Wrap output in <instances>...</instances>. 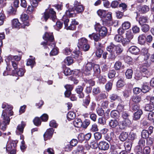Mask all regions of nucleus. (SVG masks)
Masks as SVG:
<instances>
[{"mask_svg": "<svg viewBox=\"0 0 154 154\" xmlns=\"http://www.w3.org/2000/svg\"><path fill=\"white\" fill-rule=\"evenodd\" d=\"M61 13H60L62 17L61 20L63 22L64 24V28L67 30H75L76 28V25L79 24V22L76 21L75 19H72L70 25L68 26V23L69 22V19L67 17L65 16V14L61 15Z\"/></svg>", "mask_w": 154, "mask_h": 154, "instance_id": "1", "label": "nucleus"}, {"mask_svg": "<svg viewBox=\"0 0 154 154\" xmlns=\"http://www.w3.org/2000/svg\"><path fill=\"white\" fill-rule=\"evenodd\" d=\"M77 45L79 49H82L85 51H88L90 48L88 40L85 37L81 38L78 40Z\"/></svg>", "mask_w": 154, "mask_h": 154, "instance_id": "2", "label": "nucleus"}, {"mask_svg": "<svg viewBox=\"0 0 154 154\" xmlns=\"http://www.w3.org/2000/svg\"><path fill=\"white\" fill-rule=\"evenodd\" d=\"M94 27L95 30L98 32V34L102 38L106 36L108 32V29L106 27L102 26L99 23H96Z\"/></svg>", "mask_w": 154, "mask_h": 154, "instance_id": "3", "label": "nucleus"}, {"mask_svg": "<svg viewBox=\"0 0 154 154\" xmlns=\"http://www.w3.org/2000/svg\"><path fill=\"white\" fill-rule=\"evenodd\" d=\"M116 45L111 42L106 48L107 51L110 53L109 58L112 60H114L116 57Z\"/></svg>", "mask_w": 154, "mask_h": 154, "instance_id": "4", "label": "nucleus"}, {"mask_svg": "<svg viewBox=\"0 0 154 154\" xmlns=\"http://www.w3.org/2000/svg\"><path fill=\"white\" fill-rule=\"evenodd\" d=\"M20 19L22 23H21V28H25L26 26H28L30 25L29 16L26 14H22L20 16Z\"/></svg>", "mask_w": 154, "mask_h": 154, "instance_id": "5", "label": "nucleus"}, {"mask_svg": "<svg viewBox=\"0 0 154 154\" xmlns=\"http://www.w3.org/2000/svg\"><path fill=\"white\" fill-rule=\"evenodd\" d=\"M72 74H73V75L69 77L68 78V79L69 80L73 81L74 84H77L78 83L79 81L74 76H75L76 77H79L81 76L82 72L80 70L75 69L73 71Z\"/></svg>", "mask_w": 154, "mask_h": 154, "instance_id": "6", "label": "nucleus"}, {"mask_svg": "<svg viewBox=\"0 0 154 154\" xmlns=\"http://www.w3.org/2000/svg\"><path fill=\"white\" fill-rule=\"evenodd\" d=\"M73 7L76 14H82L85 9V7L80 2L77 1H75Z\"/></svg>", "mask_w": 154, "mask_h": 154, "instance_id": "7", "label": "nucleus"}, {"mask_svg": "<svg viewBox=\"0 0 154 154\" xmlns=\"http://www.w3.org/2000/svg\"><path fill=\"white\" fill-rule=\"evenodd\" d=\"M93 63L91 62H88L85 65L83 73L86 76H90L92 73Z\"/></svg>", "mask_w": 154, "mask_h": 154, "instance_id": "8", "label": "nucleus"}, {"mask_svg": "<svg viewBox=\"0 0 154 154\" xmlns=\"http://www.w3.org/2000/svg\"><path fill=\"white\" fill-rule=\"evenodd\" d=\"M42 38L45 40L47 41L50 43H54V38L53 33L45 32Z\"/></svg>", "mask_w": 154, "mask_h": 154, "instance_id": "9", "label": "nucleus"}, {"mask_svg": "<svg viewBox=\"0 0 154 154\" xmlns=\"http://www.w3.org/2000/svg\"><path fill=\"white\" fill-rule=\"evenodd\" d=\"M123 119L119 125V128L121 130L124 129L126 127H129L131 124V122L129 119Z\"/></svg>", "mask_w": 154, "mask_h": 154, "instance_id": "10", "label": "nucleus"}, {"mask_svg": "<svg viewBox=\"0 0 154 154\" xmlns=\"http://www.w3.org/2000/svg\"><path fill=\"white\" fill-rule=\"evenodd\" d=\"M26 70L24 67L19 68L16 70L11 75L13 76L17 75L18 76L22 77L24 75Z\"/></svg>", "mask_w": 154, "mask_h": 154, "instance_id": "11", "label": "nucleus"}, {"mask_svg": "<svg viewBox=\"0 0 154 154\" xmlns=\"http://www.w3.org/2000/svg\"><path fill=\"white\" fill-rule=\"evenodd\" d=\"M11 62L14 69H12V68L9 67V66H7L6 68V69L8 71H11V74H12L18 68V62L13 60H11Z\"/></svg>", "mask_w": 154, "mask_h": 154, "instance_id": "12", "label": "nucleus"}, {"mask_svg": "<svg viewBox=\"0 0 154 154\" xmlns=\"http://www.w3.org/2000/svg\"><path fill=\"white\" fill-rule=\"evenodd\" d=\"M54 130L52 128H50L47 130L44 134V140H45L50 139L52 136Z\"/></svg>", "mask_w": 154, "mask_h": 154, "instance_id": "13", "label": "nucleus"}, {"mask_svg": "<svg viewBox=\"0 0 154 154\" xmlns=\"http://www.w3.org/2000/svg\"><path fill=\"white\" fill-rule=\"evenodd\" d=\"M109 146V144L104 141H100L98 145V148L100 149L104 150H108Z\"/></svg>", "mask_w": 154, "mask_h": 154, "instance_id": "14", "label": "nucleus"}, {"mask_svg": "<svg viewBox=\"0 0 154 154\" xmlns=\"http://www.w3.org/2000/svg\"><path fill=\"white\" fill-rule=\"evenodd\" d=\"M128 51L130 53L133 54L138 55L140 54V49L137 46H132L128 48Z\"/></svg>", "mask_w": 154, "mask_h": 154, "instance_id": "15", "label": "nucleus"}, {"mask_svg": "<svg viewBox=\"0 0 154 154\" xmlns=\"http://www.w3.org/2000/svg\"><path fill=\"white\" fill-rule=\"evenodd\" d=\"M88 37L91 40H94V42H98L100 41L101 37L98 34L97 32H93L89 34Z\"/></svg>", "mask_w": 154, "mask_h": 154, "instance_id": "16", "label": "nucleus"}, {"mask_svg": "<svg viewBox=\"0 0 154 154\" xmlns=\"http://www.w3.org/2000/svg\"><path fill=\"white\" fill-rule=\"evenodd\" d=\"M45 11L48 13L50 19L53 21H55V19L57 18L56 14L53 9L50 8L48 10L46 9Z\"/></svg>", "mask_w": 154, "mask_h": 154, "instance_id": "17", "label": "nucleus"}, {"mask_svg": "<svg viewBox=\"0 0 154 154\" xmlns=\"http://www.w3.org/2000/svg\"><path fill=\"white\" fill-rule=\"evenodd\" d=\"M141 54L144 56L143 60L145 61H146L149 59L150 56L149 53V49L146 48H143L141 51Z\"/></svg>", "mask_w": 154, "mask_h": 154, "instance_id": "18", "label": "nucleus"}, {"mask_svg": "<svg viewBox=\"0 0 154 154\" xmlns=\"http://www.w3.org/2000/svg\"><path fill=\"white\" fill-rule=\"evenodd\" d=\"M140 72L142 74L144 77H148L151 74L148 68L145 66H142L140 67Z\"/></svg>", "mask_w": 154, "mask_h": 154, "instance_id": "19", "label": "nucleus"}, {"mask_svg": "<svg viewBox=\"0 0 154 154\" xmlns=\"http://www.w3.org/2000/svg\"><path fill=\"white\" fill-rule=\"evenodd\" d=\"M25 125V123L23 121L21 122V124L18 125L16 131V133L17 135L21 134L23 133Z\"/></svg>", "mask_w": 154, "mask_h": 154, "instance_id": "20", "label": "nucleus"}, {"mask_svg": "<svg viewBox=\"0 0 154 154\" xmlns=\"http://www.w3.org/2000/svg\"><path fill=\"white\" fill-rule=\"evenodd\" d=\"M93 70L94 74L95 76L97 77L100 75L101 73V70L99 65L97 64H93Z\"/></svg>", "mask_w": 154, "mask_h": 154, "instance_id": "21", "label": "nucleus"}, {"mask_svg": "<svg viewBox=\"0 0 154 154\" xmlns=\"http://www.w3.org/2000/svg\"><path fill=\"white\" fill-rule=\"evenodd\" d=\"M75 11L73 8H69L66 11L65 13L66 16H69V17H75L76 16V13H75Z\"/></svg>", "mask_w": 154, "mask_h": 154, "instance_id": "22", "label": "nucleus"}, {"mask_svg": "<svg viewBox=\"0 0 154 154\" xmlns=\"http://www.w3.org/2000/svg\"><path fill=\"white\" fill-rule=\"evenodd\" d=\"M126 85L125 82L123 78H120L116 83V86L117 89V91H119L118 88H122Z\"/></svg>", "mask_w": 154, "mask_h": 154, "instance_id": "23", "label": "nucleus"}, {"mask_svg": "<svg viewBox=\"0 0 154 154\" xmlns=\"http://www.w3.org/2000/svg\"><path fill=\"white\" fill-rule=\"evenodd\" d=\"M148 22V18L147 16H141L139 18L138 22L140 25L144 24Z\"/></svg>", "mask_w": 154, "mask_h": 154, "instance_id": "24", "label": "nucleus"}, {"mask_svg": "<svg viewBox=\"0 0 154 154\" xmlns=\"http://www.w3.org/2000/svg\"><path fill=\"white\" fill-rule=\"evenodd\" d=\"M146 42V35L144 34L140 35L138 37V43L140 45H144Z\"/></svg>", "mask_w": 154, "mask_h": 154, "instance_id": "25", "label": "nucleus"}, {"mask_svg": "<svg viewBox=\"0 0 154 154\" xmlns=\"http://www.w3.org/2000/svg\"><path fill=\"white\" fill-rule=\"evenodd\" d=\"M12 26L13 28L19 29L21 28V23L18 19H14L12 21Z\"/></svg>", "mask_w": 154, "mask_h": 154, "instance_id": "26", "label": "nucleus"}, {"mask_svg": "<svg viewBox=\"0 0 154 154\" xmlns=\"http://www.w3.org/2000/svg\"><path fill=\"white\" fill-rule=\"evenodd\" d=\"M26 65L27 66H30L32 69L36 65L35 58L32 59L29 58L27 59Z\"/></svg>", "mask_w": 154, "mask_h": 154, "instance_id": "27", "label": "nucleus"}, {"mask_svg": "<svg viewBox=\"0 0 154 154\" xmlns=\"http://www.w3.org/2000/svg\"><path fill=\"white\" fill-rule=\"evenodd\" d=\"M116 56L121 54L123 51V49L122 46L119 44L116 45Z\"/></svg>", "mask_w": 154, "mask_h": 154, "instance_id": "28", "label": "nucleus"}, {"mask_svg": "<svg viewBox=\"0 0 154 154\" xmlns=\"http://www.w3.org/2000/svg\"><path fill=\"white\" fill-rule=\"evenodd\" d=\"M16 9L14 8L12 6H11L7 10L8 14L9 15H14L16 14Z\"/></svg>", "mask_w": 154, "mask_h": 154, "instance_id": "29", "label": "nucleus"}, {"mask_svg": "<svg viewBox=\"0 0 154 154\" xmlns=\"http://www.w3.org/2000/svg\"><path fill=\"white\" fill-rule=\"evenodd\" d=\"M119 124L118 121L115 119L110 120L109 122V127L112 128H115Z\"/></svg>", "mask_w": 154, "mask_h": 154, "instance_id": "30", "label": "nucleus"}, {"mask_svg": "<svg viewBox=\"0 0 154 154\" xmlns=\"http://www.w3.org/2000/svg\"><path fill=\"white\" fill-rule=\"evenodd\" d=\"M83 88L81 86H78L75 89L76 92L79 94V96H84V95L82 92Z\"/></svg>", "mask_w": 154, "mask_h": 154, "instance_id": "31", "label": "nucleus"}, {"mask_svg": "<svg viewBox=\"0 0 154 154\" xmlns=\"http://www.w3.org/2000/svg\"><path fill=\"white\" fill-rule=\"evenodd\" d=\"M143 113V112L141 109H139L135 112L134 114V117L133 119L134 120H136L139 119Z\"/></svg>", "mask_w": 154, "mask_h": 154, "instance_id": "32", "label": "nucleus"}, {"mask_svg": "<svg viewBox=\"0 0 154 154\" xmlns=\"http://www.w3.org/2000/svg\"><path fill=\"white\" fill-rule=\"evenodd\" d=\"M63 68V72L65 75L69 76L72 74L73 70H71L69 68L66 67V66H64Z\"/></svg>", "mask_w": 154, "mask_h": 154, "instance_id": "33", "label": "nucleus"}, {"mask_svg": "<svg viewBox=\"0 0 154 154\" xmlns=\"http://www.w3.org/2000/svg\"><path fill=\"white\" fill-rule=\"evenodd\" d=\"M133 74V71L132 69H127L125 72V75L127 79H130L132 78Z\"/></svg>", "mask_w": 154, "mask_h": 154, "instance_id": "34", "label": "nucleus"}, {"mask_svg": "<svg viewBox=\"0 0 154 154\" xmlns=\"http://www.w3.org/2000/svg\"><path fill=\"white\" fill-rule=\"evenodd\" d=\"M21 59V57L18 56L16 55L13 56L11 55H10L8 56L7 58V59L8 60H11V61H14H14H17V62L20 61Z\"/></svg>", "mask_w": 154, "mask_h": 154, "instance_id": "35", "label": "nucleus"}, {"mask_svg": "<svg viewBox=\"0 0 154 154\" xmlns=\"http://www.w3.org/2000/svg\"><path fill=\"white\" fill-rule=\"evenodd\" d=\"M106 12L107 11L105 10L99 9L97 11V13L101 19H102L104 18V17L106 14Z\"/></svg>", "mask_w": 154, "mask_h": 154, "instance_id": "36", "label": "nucleus"}, {"mask_svg": "<svg viewBox=\"0 0 154 154\" xmlns=\"http://www.w3.org/2000/svg\"><path fill=\"white\" fill-rule=\"evenodd\" d=\"M41 45H42L44 47V48L45 49H46L48 47L47 45L55 47L56 46V43H50L49 42L46 41V42H42L41 43Z\"/></svg>", "mask_w": 154, "mask_h": 154, "instance_id": "37", "label": "nucleus"}, {"mask_svg": "<svg viewBox=\"0 0 154 154\" xmlns=\"http://www.w3.org/2000/svg\"><path fill=\"white\" fill-rule=\"evenodd\" d=\"M74 125L75 127L77 128L81 127L83 125V123L80 119H76L74 121Z\"/></svg>", "mask_w": 154, "mask_h": 154, "instance_id": "38", "label": "nucleus"}, {"mask_svg": "<svg viewBox=\"0 0 154 154\" xmlns=\"http://www.w3.org/2000/svg\"><path fill=\"white\" fill-rule=\"evenodd\" d=\"M128 135L126 132H123L121 133L119 136L120 140L122 141L125 140L128 137Z\"/></svg>", "mask_w": 154, "mask_h": 154, "instance_id": "39", "label": "nucleus"}, {"mask_svg": "<svg viewBox=\"0 0 154 154\" xmlns=\"http://www.w3.org/2000/svg\"><path fill=\"white\" fill-rule=\"evenodd\" d=\"M149 10V7L146 5H144L140 8V11L141 13L144 14L146 13Z\"/></svg>", "mask_w": 154, "mask_h": 154, "instance_id": "40", "label": "nucleus"}, {"mask_svg": "<svg viewBox=\"0 0 154 154\" xmlns=\"http://www.w3.org/2000/svg\"><path fill=\"white\" fill-rule=\"evenodd\" d=\"M149 84L148 83L146 82L143 83L142 87V89H141L142 92L145 93L149 91Z\"/></svg>", "mask_w": 154, "mask_h": 154, "instance_id": "41", "label": "nucleus"}, {"mask_svg": "<svg viewBox=\"0 0 154 154\" xmlns=\"http://www.w3.org/2000/svg\"><path fill=\"white\" fill-rule=\"evenodd\" d=\"M116 74V72L115 70L113 69L110 70L107 74L108 77L110 79L114 78Z\"/></svg>", "mask_w": 154, "mask_h": 154, "instance_id": "42", "label": "nucleus"}, {"mask_svg": "<svg viewBox=\"0 0 154 154\" xmlns=\"http://www.w3.org/2000/svg\"><path fill=\"white\" fill-rule=\"evenodd\" d=\"M122 65V63L119 61H116L114 66V68L116 71H119L121 69Z\"/></svg>", "mask_w": 154, "mask_h": 154, "instance_id": "43", "label": "nucleus"}, {"mask_svg": "<svg viewBox=\"0 0 154 154\" xmlns=\"http://www.w3.org/2000/svg\"><path fill=\"white\" fill-rule=\"evenodd\" d=\"M17 146L16 142L15 141H12L7 146L6 149H15Z\"/></svg>", "mask_w": 154, "mask_h": 154, "instance_id": "44", "label": "nucleus"}, {"mask_svg": "<svg viewBox=\"0 0 154 154\" xmlns=\"http://www.w3.org/2000/svg\"><path fill=\"white\" fill-rule=\"evenodd\" d=\"M64 61L67 65L69 66L73 63V60L72 57L68 56L64 59Z\"/></svg>", "mask_w": 154, "mask_h": 154, "instance_id": "45", "label": "nucleus"}, {"mask_svg": "<svg viewBox=\"0 0 154 154\" xmlns=\"http://www.w3.org/2000/svg\"><path fill=\"white\" fill-rule=\"evenodd\" d=\"M75 113L72 111L69 112L67 114V117L69 121L74 119L75 117Z\"/></svg>", "mask_w": 154, "mask_h": 154, "instance_id": "46", "label": "nucleus"}, {"mask_svg": "<svg viewBox=\"0 0 154 154\" xmlns=\"http://www.w3.org/2000/svg\"><path fill=\"white\" fill-rule=\"evenodd\" d=\"M112 85L113 81L111 80L109 81L105 86L106 90L108 91L111 90L112 88Z\"/></svg>", "mask_w": 154, "mask_h": 154, "instance_id": "47", "label": "nucleus"}, {"mask_svg": "<svg viewBox=\"0 0 154 154\" xmlns=\"http://www.w3.org/2000/svg\"><path fill=\"white\" fill-rule=\"evenodd\" d=\"M131 23L128 21H126L123 23L122 25V27L125 30L129 29L131 26Z\"/></svg>", "mask_w": 154, "mask_h": 154, "instance_id": "48", "label": "nucleus"}, {"mask_svg": "<svg viewBox=\"0 0 154 154\" xmlns=\"http://www.w3.org/2000/svg\"><path fill=\"white\" fill-rule=\"evenodd\" d=\"M123 146L125 147V149L126 151H129L131 149V143L129 141H126L124 143Z\"/></svg>", "mask_w": 154, "mask_h": 154, "instance_id": "49", "label": "nucleus"}, {"mask_svg": "<svg viewBox=\"0 0 154 154\" xmlns=\"http://www.w3.org/2000/svg\"><path fill=\"white\" fill-rule=\"evenodd\" d=\"M124 61L128 64H132L133 63V59L128 56H126L124 57Z\"/></svg>", "mask_w": 154, "mask_h": 154, "instance_id": "50", "label": "nucleus"}, {"mask_svg": "<svg viewBox=\"0 0 154 154\" xmlns=\"http://www.w3.org/2000/svg\"><path fill=\"white\" fill-rule=\"evenodd\" d=\"M141 26V30L144 32H146L149 30V25L144 24L140 25Z\"/></svg>", "mask_w": 154, "mask_h": 154, "instance_id": "51", "label": "nucleus"}, {"mask_svg": "<svg viewBox=\"0 0 154 154\" xmlns=\"http://www.w3.org/2000/svg\"><path fill=\"white\" fill-rule=\"evenodd\" d=\"M64 148L65 150L67 151H69L71 150L72 148V147L71 145L69 142H65L64 143Z\"/></svg>", "mask_w": 154, "mask_h": 154, "instance_id": "52", "label": "nucleus"}, {"mask_svg": "<svg viewBox=\"0 0 154 154\" xmlns=\"http://www.w3.org/2000/svg\"><path fill=\"white\" fill-rule=\"evenodd\" d=\"M133 37L134 35L131 31H127L125 33V36L126 38L131 42V40L133 38Z\"/></svg>", "mask_w": 154, "mask_h": 154, "instance_id": "53", "label": "nucleus"}, {"mask_svg": "<svg viewBox=\"0 0 154 154\" xmlns=\"http://www.w3.org/2000/svg\"><path fill=\"white\" fill-rule=\"evenodd\" d=\"M35 8L31 5L29 6L26 10L27 13L29 14H33L35 11Z\"/></svg>", "mask_w": 154, "mask_h": 154, "instance_id": "54", "label": "nucleus"}, {"mask_svg": "<svg viewBox=\"0 0 154 154\" xmlns=\"http://www.w3.org/2000/svg\"><path fill=\"white\" fill-rule=\"evenodd\" d=\"M149 134V132L148 131L146 130H143L141 132V136L143 138L146 139L148 137Z\"/></svg>", "mask_w": 154, "mask_h": 154, "instance_id": "55", "label": "nucleus"}, {"mask_svg": "<svg viewBox=\"0 0 154 154\" xmlns=\"http://www.w3.org/2000/svg\"><path fill=\"white\" fill-rule=\"evenodd\" d=\"M154 109V106L152 104H147L145 106V110L146 111H151Z\"/></svg>", "mask_w": 154, "mask_h": 154, "instance_id": "56", "label": "nucleus"}, {"mask_svg": "<svg viewBox=\"0 0 154 154\" xmlns=\"http://www.w3.org/2000/svg\"><path fill=\"white\" fill-rule=\"evenodd\" d=\"M130 42V41L128 39L123 37L121 43L123 46H126L129 45Z\"/></svg>", "mask_w": 154, "mask_h": 154, "instance_id": "57", "label": "nucleus"}, {"mask_svg": "<svg viewBox=\"0 0 154 154\" xmlns=\"http://www.w3.org/2000/svg\"><path fill=\"white\" fill-rule=\"evenodd\" d=\"M124 96H129L131 94V90L130 89H125L122 92Z\"/></svg>", "mask_w": 154, "mask_h": 154, "instance_id": "58", "label": "nucleus"}, {"mask_svg": "<svg viewBox=\"0 0 154 154\" xmlns=\"http://www.w3.org/2000/svg\"><path fill=\"white\" fill-rule=\"evenodd\" d=\"M132 30L134 33L136 34L140 32V28L137 25H135L132 26Z\"/></svg>", "mask_w": 154, "mask_h": 154, "instance_id": "59", "label": "nucleus"}, {"mask_svg": "<svg viewBox=\"0 0 154 154\" xmlns=\"http://www.w3.org/2000/svg\"><path fill=\"white\" fill-rule=\"evenodd\" d=\"M96 50L103 51L104 49L103 45L100 42H98L96 46Z\"/></svg>", "mask_w": 154, "mask_h": 154, "instance_id": "60", "label": "nucleus"}, {"mask_svg": "<svg viewBox=\"0 0 154 154\" xmlns=\"http://www.w3.org/2000/svg\"><path fill=\"white\" fill-rule=\"evenodd\" d=\"M85 82L86 83L89 84L90 86H93L95 85V81L92 79H85Z\"/></svg>", "mask_w": 154, "mask_h": 154, "instance_id": "61", "label": "nucleus"}, {"mask_svg": "<svg viewBox=\"0 0 154 154\" xmlns=\"http://www.w3.org/2000/svg\"><path fill=\"white\" fill-rule=\"evenodd\" d=\"M123 36H122L121 35H116L114 37L115 40L118 42L121 43Z\"/></svg>", "mask_w": 154, "mask_h": 154, "instance_id": "62", "label": "nucleus"}, {"mask_svg": "<svg viewBox=\"0 0 154 154\" xmlns=\"http://www.w3.org/2000/svg\"><path fill=\"white\" fill-rule=\"evenodd\" d=\"M136 154H144L143 149L142 147L137 146L135 149Z\"/></svg>", "mask_w": 154, "mask_h": 154, "instance_id": "63", "label": "nucleus"}, {"mask_svg": "<svg viewBox=\"0 0 154 154\" xmlns=\"http://www.w3.org/2000/svg\"><path fill=\"white\" fill-rule=\"evenodd\" d=\"M119 2L117 0L113 1L111 4L110 6L113 8H116L119 5Z\"/></svg>", "mask_w": 154, "mask_h": 154, "instance_id": "64", "label": "nucleus"}]
</instances>
